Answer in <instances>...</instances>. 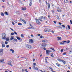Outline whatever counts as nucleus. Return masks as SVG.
Instances as JSON below:
<instances>
[{
  "mask_svg": "<svg viewBox=\"0 0 72 72\" xmlns=\"http://www.w3.org/2000/svg\"><path fill=\"white\" fill-rule=\"evenodd\" d=\"M51 57H54V56L53 55V54H51Z\"/></svg>",
  "mask_w": 72,
  "mask_h": 72,
  "instance_id": "nucleus-47",
  "label": "nucleus"
},
{
  "mask_svg": "<svg viewBox=\"0 0 72 72\" xmlns=\"http://www.w3.org/2000/svg\"><path fill=\"white\" fill-rule=\"evenodd\" d=\"M14 41H15L17 42V40L16 39H14Z\"/></svg>",
  "mask_w": 72,
  "mask_h": 72,
  "instance_id": "nucleus-33",
  "label": "nucleus"
},
{
  "mask_svg": "<svg viewBox=\"0 0 72 72\" xmlns=\"http://www.w3.org/2000/svg\"><path fill=\"white\" fill-rule=\"evenodd\" d=\"M58 23L60 25H61L62 24V23L60 22H58Z\"/></svg>",
  "mask_w": 72,
  "mask_h": 72,
  "instance_id": "nucleus-62",
  "label": "nucleus"
},
{
  "mask_svg": "<svg viewBox=\"0 0 72 72\" xmlns=\"http://www.w3.org/2000/svg\"><path fill=\"white\" fill-rule=\"evenodd\" d=\"M46 46V45L45 44L43 43L41 46V48H42V47H45Z\"/></svg>",
  "mask_w": 72,
  "mask_h": 72,
  "instance_id": "nucleus-8",
  "label": "nucleus"
},
{
  "mask_svg": "<svg viewBox=\"0 0 72 72\" xmlns=\"http://www.w3.org/2000/svg\"><path fill=\"white\" fill-rule=\"evenodd\" d=\"M57 40L58 41H59V40H61L62 38L60 37H57Z\"/></svg>",
  "mask_w": 72,
  "mask_h": 72,
  "instance_id": "nucleus-10",
  "label": "nucleus"
},
{
  "mask_svg": "<svg viewBox=\"0 0 72 72\" xmlns=\"http://www.w3.org/2000/svg\"><path fill=\"white\" fill-rule=\"evenodd\" d=\"M1 15H2V16H3V17L4 16V13H1Z\"/></svg>",
  "mask_w": 72,
  "mask_h": 72,
  "instance_id": "nucleus-34",
  "label": "nucleus"
},
{
  "mask_svg": "<svg viewBox=\"0 0 72 72\" xmlns=\"http://www.w3.org/2000/svg\"><path fill=\"white\" fill-rule=\"evenodd\" d=\"M68 27L69 30H70V29H71V28H70V26H69V25H68Z\"/></svg>",
  "mask_w": 72,
  "mask_h": 72,
  "instance_id": "nucleus-39",
  "label": "nucleus"
},
{
  "mask_svg": "<svg viewBox=\"0 0 72 72\" xmlns=\"http://www.w3.org/2000/svg\"><path fill=\"white\" fill-rule=\"evenodd\" d=\"M51 51H49L48 50H46V54H49L50 53H51Z\"/></svg>",
  "mask_w": 72,
  "mask_h": 72,
  "instance_id": "nucleus-6",
  "label": "nucleus"
},
{
  "mask_svg": "<svg viewBox=\"0 0 72 72\" xmlns=\"http://www.w3.org/2000/svg\"><path fill=\"white\" fill-rule=\"evenodd\" d=\"M62 62H63L64 64H66V62H65V61H64V60H62Z\"/></svg>",
  "mask_w": 72,
  "mask_h": 72,
  "instance_id": "nucleus-26",
  "label": "nucleus"
},
{
  "mask_svg": "<svg viewBox=\"0 0 72 72\" xmlns=\"http://www.w3.org/2000/svg\"><path fill=\"white\" fill-rule=\"evenodd\" d=\"M1 44L2 45L3 48H4V47H5V44H4V42H3V41H2L1 42Z\"/></svg>",
  "mask_w": 72,
  "mask_h": 72,
  "instance_id": "nucleus-7",
  "label": "nucleus"
},
{
  "mask_svg": "<svg viewBox=\"0 0 72 72\" xmlns=\"http://www.w3.org/2000/svg\"><path fill=\"white\" fill-rule=\"evenodd\" d=\"M57 19H60V18H59V16H58V15L57 17Z\"/></svg>",
  "mask_w": 72,
  "mask_h": 72,
  "instance_id": "nucleus-49",
  "label": "nucleus"
},
{
  "mask_svg": "<svg viewBox=\"0 0 72 72\" xmlns=\"http://www.w3.org/2000/svg\"><path fill=\"white\" fill-rule=\"evenodd\" d=\"M6 40L7 41H9V37H7L6 38Z\"/></svg>",
  "mask_w": 72,
  "mask_h": 72,
  "instance_id": "nucleus-19",
  "label": "nucleus"
},
{
  "mask_svg": "<svg viewBox=\"0 0 72 72\" xmlns=\"http://www.w3.org/2000/svg\"><path fill=\"white\" fill-rule=\"evenodd\" d=\"M2 39H4V40L6 39V34H5V33H2Z\"/></svg>",
  "mask_w": 72,
  "mask_h": 72,
  "instance_id": "nucleus-1",
  "label": "nucleus"
},
{
  "mask_svg": "<svg viewBox=\"0 0 72 72\" xmlns=\"http://www.w3.org/2000/svg\"><path fill=\"white\" fill-rule=\"evenodd\" d=\"M44 31L45 32H50V29H45L44 30Z\"/></svg>",
  "mask_w": 72,
  "mask_h": 72,
  "instance_id": "nucleus-5",
  "label": "nucleus"
},
{
  "mask_svg": "<svg viewBox=\"0 0 72 72\" xmlns=\"http://www.w3.org/2000/svg\"><path fill=\"white\" fill-rule=\"evenodd\" d=\"M37 35L38 36H40V34H37Z\"/></svg>",
  "mask_w": 72,
  "mask_h": 72,
  "instance_id": "nucleus-57",
  "label": "nucleus"
},
{
  "mask_svg": "<svg viewBox=\"0 0 72 72\" xmlns=\"http://www.w3.org/2000/svg\"><path fill=\"white\" fill-rule=\"evenodd\" d=\"M49 68H50V69L51 70V71H52L53 70V68H51V67H49Z\"/></svg>",
  "mask_w": 72,
  "mask_h": 72,
  "instance_id": "nucleus-37",
  "label": "nucleus"
},
{
  "mask_svg": "<svg viewBox=\"0 0 72 72\" xmlns=\"http://www.w3.org/2000/svg\"><path fill=\"white\" fill-rule=\"evenodd\" d=\"M26 9V8H22V10H25Z\"/></svg>",
  "mask_w": 72,
  "mask_h": 72,
  "instance_id": "nucleus-25",
  "label": "nucleus"
},
{
  "mask_svg": "<svg viewBox=\"0 0 72 72\" xmlns=\"http://www.w3.org/2000/svg\"><path fill=\"white\" fill-rule=\"evenodd\" d=\"M18 25H22V24L21 23H19L18 24Z\"/></svg>",
  "mask_w": 72,
  "mask_h": 72,
  "instance_id": "nucleus-44",
  "label": "nucleus"
},
{
  "mask_svg": "<svg viewBox=\"0 0 72 72\" xmlns=\"http://www.w3.org/2000/svg\"><path fill=\"white\" fill-rule=\"evenodd\" d=\"M33 64L34 66H36V64L35 63H34Z\"/></svg>",
  "mask_w": 72,
  "mask_h": 72,
  "instance_id": "nucleus-61",
  "label": "nucleus"
},
{
  "mask_svg": "<svg viewBox=\"0 0 72 72\" xmlns=\"http://www.w3.org/2000/svg\"><path fill=\"white\" fill-rule=\"evenodd\" d=\"M42 18H43V17L42 16L39 18V20H41V19H42Z\"/></svg>",
  "mask_w": 72,
  "mask_h": 72,
  "instance_id": "nucleus-24",
  "label": "nucleus"
},
{
  "mask_svg": "<svg viewBox=\"0 0 72 72\" xmlns=\"http://www.w3.org/2000/svg\"><path fill=\"white\" fill-rule=\"evenodd\" d=\"M12 23L13 25H14V24H15V23H14L13 21L12 22Z\"/></svg>",
  "mask_w": 72,
  "mask_h": 72,
  "instance_id": "nucleus-50",
  "label": "nucleus"
},
{
  "mask_svg": "<svg viewBox=\"0 0 72 72\" xmlns=\"http://www.w3.org/2000/svg\"><path fill=\"white\" fill-rule=\"evenodd\" d=\"M11 35L12 36L14 35V33H11Z\"/></svg>",
  "mask_w": 72,
  "mask_h": 72,
  "instance_id": "nucleus-45",
  "label": "nucleus"
},
{
  "mask_svg": "<svg viewBox=\"0 0 72 72\" xmlns=\"http://www.w3.org/2000/svg\"><path fill=\"white\" fill-rule=\"evenodd\" d=\"M64 50L63 49H62L61 50V52H63Z\"/></svg>",
  "mask_w": 72,
  "mask_h": 72,
  "instance_id": "nucleus-56",
  "label": "nucleus"
},
{
  "mask_svg": "<svg viewBox=\"0 0 72 72\" xmlns=\"http://www.w3.org/2000/svg\"><path fill=\"white\" fill-rule=\"evenodd\" d=\"M70 22L71 23V24H72V20H70Z\"/></svg>",
  "mask_w": 72,
  "mask_h": 72,
  "instance_id": "nucleus-52",
  "label": "nucleus"
},
{
  "mask_svg": "<svg viewBox=\"0 0 72 72\" xmlns=\"http://www.w3.org/2000/svg\"><path fill=\"white\" fill-rule=\"evenodd\" d=\"M30 43H33V40L32 39H30L29 40Z\"/></svg>",
  "mask_w": 72,
  "mask_h": 72,
  "instance_id": "nucleus-14",
  "label": "nucleus"
},
{
  "mask_svg": "<svg viewBox=\"0 0 72 72\" xmlns=\"http://www.w3.org/2000/svg\"><path fill=\"white\" fill-rule=\"evenodd\" d=\"M57 11L58 12H61L62 10H61V9L60 8H58V10H57Z\"/></svg>",
  "mask_w": 72,
  "mask_h": 72,
  "instance_id": "nucleus-18",
  "label": "nucleus"
},
{
  "mask_svg": "<svg viewBox=\"0 0 72 72\" xmlns=\"http://www.w3.org/2000/svg\"><path fill=\"white\" fill-rule=\"evenodd\" d=\"M57 60L59 62H62V60H63L60 59L59 58L57 59Z\"/></svg>",
  "mask_w": 72,
  "mask_h": 72,
  "instance_id": "nucleus-28",
  "label": "nucleus"
},
{
  "mask_svg": "<svg viewBox=\"0 0 72 72\" xmlns=\"http://www.w3.org/2000/svg\"><path fill=\"white\" fill-rule=\"evenodd\" d=\"M21 36L23 38L24 37V36H23V34H21Z\"/></svg>",
  "mask_w": 72,
  "mask_h": 72,
  "instance_id": "nucleus-38",
  "label": "nucleus"
},
{
  "mask_svg": "<svg viewBox=\"0 0 72 72\" xmlns=\"http://www.w3.org/2000/svg\"><path fill=\"white\" fill-rule=\"evenodd\" d=\"M66 42V44H69V42H70V41L69 40H68L67 42Z\"/></svg>",
  "mask_w": 72,
  "mask_h": 72,
  "instance_id": "nucleus-36",
  "label": "nucleus"
},
{
  "mask_svg": "<svg viewBox=\"0 0 72 72\" xmlns=\"http://www.w3.org/2000/svg\"><path fill=\"white\" fill-rule=\"evenodd\" d=\"M56 65H57L58 67H60V64H58V63H56Z\"/></svg>",
  "mask_w": 72,
  "mask_h": 72,
  "instance_id": "nucleus-29",
  "label": "nucleus"
},
{
  "mask_svg": "<svg viewBox=\"0 0 72 72\" xmlns=\"http://www.w3.org/2000/svg\"><path fill=\"white\" fill-rule=\"evenodd\" d=\"M5 14L7 15H8V13H7V12H5L4 13Z\"/></svg>",
  "mask_w": 72,
  "mask_h": 72,
  "instance_id": "nucleus-30",
  "label": "nucleus"
},
{
  "mask_svg": "<svg viewBox=\"0 0 72 72\" xmlns=\"http://www.w3.org/2000/svg\"><path fill=\"white\" fill-rule=\"evenodd\" d=\"M12 62V61H10L9 62V63H7V64H8V65H9L11 66H13V65H12L11 64Z\"/></svg>",
  "mask_w": 72,
  "mask_h": 72,
  "instance_id": "nucleus-4",
  "label": "nucleus"
},
{
  "mask_svg": "<svg viewBox=\"0 0 72 72\" xmlns=\"http://www.w3.org/2000/svg\"><path fill=\"white\" fill-rule=\"evenodd\" d=\"M35 59L33 58V62H35Z\"/></svg>",
  "mask_w": 72,
  "mask_h": 72,
  "instance_id": "nucleus-59",
  "label": "nucleus"
},
{
  "mask_svg": "<svg viewBox=\"0 0 72 72\" xmlns=\"http://www.w3.org/2000/svg\"><path fill=\"white\" fill-rule=\"evenodd\" d=\"M66 42H67L66 41H63L62 42H60V43L61 45H64V43Z\"/></svg>",
  "mask_w": 72,
  "mask_h": 72,
  "instance_id": "nucleus-9",
  "label": "nucleus"
},
{
  "mask_svg": "<svg viewBox=\"0 0 72 72\" xmlns=\"http://www.w3.org/2000/svg\"><path fill=\"white\" fill-rule=\"evenodd\" d=\"M62 27H63V28H65V26H64V25H62Z\"/></svg>",
  "mask_w": 72,
  "mask_h": 72,
  "instance_id": "nucleus-42",
  "label": "nucleus"
},
{
  "mask_svg": "<svg viewBox=\"0 0 72 72\" xmlns=\"http://www.w3.org/2000/svg\"><path fill=\"white\" fill-rule=\"evenodd\" d=\"M42 41L43 42H48V40L46 39H45L42 40Z\"/></svg>",
  "mask_w": 72,
  "mask_h": 72,
  "instance_id": "nucleus-11",
  "label": "nucleus"
},
{
  "mask_svg": "<svg viewBox=\"0 0 72 72\" xmlns=\"http://www.w3.org/2000/svg\"><path fill=\"white\" fill-rule=\"evenodd\" d=\"M35 69V70H38V68H35V69Z\"/></svg>",
  "mask_w": 72,
  "mask_h": 72,
  "instance_id": "nucleus-48",
  "label": "nucleus"
},
{
  "mask_svg": "<svg viewBox=\"0 0 72 72\" xmlns=\"http://www.w3.org/2000/svg\"><path fill=\"white\" fill-rule=\"evenodd\" d=\"M64 2L65 3H68V0H64Z\"/></svg>",
  "mask_w": 72,
  "mask_h": 72,
  "instance_id": "nucleus-21",
  "label": "nucleus"
},
{
  "mask_svg": "<svg viewBox=\"0 0 72 72\" xmlns=\"http://www.w3.org/2000/svg\"><path fill=\"white\" fill-rule=\"evenodd\" d=\"M5 44H6V45H7V44H8V42L7 41H5Z\"/></svg>",
  "mask_w": 72,
  "mask_h": 72,
  "instance_id": "nucleus-40",
  "label": "nucleus"
},
{
  "mask_svg": "<svg viewBox=\"0 0 72 72\" xmlns=\"http://www.w3.org/2000/svg\"><path fill=\"white\" fill-rule=\"evenodd\" d=\"M51 50L53 51V52H54V51H55V50H54V48H51Z\"/></svg>",
  "mask_w": 72,
  "mask_h": 72,
  "instance_id": "nucleus-23",
  "label": "nucleus"
},
{
  "mask_svg": "<svg viewBox=\"0 0 72 72\" xmlns=\"http://www.w3.org/2000/svg\"><path fill=\"white\" fill-rule=\"evenodd\" d=\"M14 39V36H12L11 38L10 39V40H13V39Z\"/></svg>",
  "mask_w": 72,
  "mask_h": 72,
  "instance_id": "nucleus-15",
  "label": "nucleus"
},
{
  "mask_svg": "<svg viewBox=\"0 0 72 72\" xmlns=\"http://www.w3.org/2000/svg\"><path fill=\"white\" fill-rule=\"evenodd\" d=\"M62 55H66V53L64 52L62 54Z\"/></svg>",
  "mask_w": 72,
  "mask_h": 72,
  "instance_id": "nucleus-46",
  "label": "nucleus"
},
{
  "mask_svg": "<svg viewBox=\"0 0 72 72\" xmlns=\"http://www.w3.org/2000/svg\"><path fill=\"white\" fill-rule=\"evenodd\" d=\"M14 33L15 35H17V32H14Z\"/></svg>",
  "mask_w": 72,
  "mask_h": 72,
  "instance_id": "nucleus-41",
  "label": "nucleus"
},
{
  "mask_svg": "<svg viewBox=\"0 0 72 72\" xmlns=\"http://www.w3.org/2000/svg\"><path fill=\"white\" fill-rule=\"evenodd\" d=\"M15 22L16 23H18V22L17 21H15Z\"/></svg>",
  "mask_w": 72,
  "mask_h": 72,
  "instance_id": "nucleus-58",
  "label": "nucleus"
},
{
  "mask_svg": "<svg viewBox=\"0 0 72 72\" xmlns=\"http://www.w3.org/2000/svg\"><path fill=\"white\" fill-rule=\"evenodd\" d=\"M35 20L36 21V22L37 24H41L39 20L37 19H35Z\"/></svg>",
  "mask_w": 72,
  "mask_h": 72,
  "instance_id": "nucleus-2",
  "label": "nucleus"
},
{
  "mask_svg": "<svg viewBox=\"0 0 72 72\" xmlns=\"http://www.w3.org/2000/svg\"><path fill=\"white\" fill-rule=\"evenodd\" d=\"M27 48L29 49H32V46L30 45L27 44L26 46Z\"/></svg>",
  "mask_w": 72,
  "mask_h": 72,
  "instance_id": "nucleus-3",
  "label": "nucleus"
},
{
  "mask_svg": "<svg viewBox=\"0 0 72 72\" xmlns=\"http://www.w3.org/2000/svg\"><path fill=\"white\" fill-rule=\"evenodd\" d=\"M17 40H22V39H21L19 37H17Z\"/></svg>",
  "mask_w": 72,
  "mask_h": 72,
  "instance_id": "nucleus-20",
  "label": "nucleus"
},
{
  "mask_svg": "<svg viewBox=\"0 0 72 72\" xmlns=\"http://www.w3.org/2000/svg\"><path fill=\"white\" fill-rule=\"evenodd\" d=\"M22 21L24 23V24H26V22L24 20V19L22 20Z\"/></svg>",
  "mask_w": 72,
  "mask_h": 72,
  "instance_id": "nucleus-22",
  "label": "nucleus"
},
{
  "mask_svg": "<svg viewBox=\"0 0 72 72\" xmlns=\"http://www.w3.org/2000/svg\"><path fill=\"white\" fill-rule=\"evenodd\" d=\"M45 60H46V61H45L46 63H48V62L47 61V59H46V58H45Z\"/></svg>",
  "mask_w": 72,
  "mask_h": 72,
  "instance_id": "nucleus-32",
  "label": "nucleus"
},
{
  "mask_svg": "<svg viewBox=\"0 0 72 72\" xmlns=\"http://www.w3.org/2000/svg\"><path fill=\"white\" fill-rule=\"evenodd\" d=\"M31 37H33V35H32V34H31Z\"/></svg>",
  "mask_w": 72,
  "mask_h": 72,
  "instance_id": "nucleus-51",
  "label": "nucleus"
},
{
  "mask_svg": "<svg viewBox=\"0 0 72 72\" xmlns=\"http://www.w3.org/2000/svg\"><path fill=\"white\" fill-rule=\"evenodd\" d=\"M40 39H42V36H40Z\"/></svg>",
  "mask_w": 72,
  "mask_h": 72,
  "instance_id": "nucleus-63",
  "label": "nucleus"
},
{
  "mask_svg": "<svg viewBox=\"0 0 72 72\" xmlns=\"http://www.w3.org/2000/svg\"><path fill=\"white\" fill-rule=\"evenodd\" d=\"M4 59H2L0 60V62H2V63H4L5 62H4Z\"/></svg>",
  "mask_w": 72,
  "mask_h": 72,
  "instance_id": "nucleus-13",
  "label": "nucleus"
},
{
  "mask_svg": "<svg viewBox=\"0 0 72 72\" xmlns=\"http://www.w3.org/2000/svg\"><path fill=\"white\" fill-rule=\"evenodd\" d=\"M10 29H11V30H12V31H14V30H13V29L11 28H10Z\"/></svg>",
  "mask_w": 72,
  "mask_h": 72,
  "instance_id": "nucleus-60",
  "label": "nucleus"
},
{
  "mask_svg": "<svg viewBox=\"0 0 72 72\" xmlns=\"http://www.w3.org/2000/svg\"><path fill=\"white\" fill-rule=\"evenodd\" d=\"M10 51H12V53H14V50L12 49H11L10 50Z\"/></svg>",
  "mask_w": 72,
  "mask_h": 72,
  "instance_id": "nucleus-17",
  "label": "nucleus"
},
{
  "mask_svg": "<svg viewBox=\"0 0 72 72\" xmlns=\"http://www.w3.org/2000/svg\"><path fill=\"white\" fill-rule=\"evenodd\" d=\"M53 22H54V23H55V24H56V23H57L56 21H54Z\"/></svg>",
  "mask_w": 72,
  "mask_h": 72,
  "instance_id": "nucleus-54",
  "label": "nucleus"
},
{
  "mask_svg": "<svg viewBox=\"0 0 72 72\" xmlns=\"http://www.w3.org/2000/svg\"><path fill=\"white\" fill-rule=\"evenodd\" d=\"M35 66H33V69H35Z\"/></svg>",
  "mask_w": 72,
  "mask_h": 72,
  "instance_id": "nucleus-43",
  "label": "nucleus"
},
{
  "mask_svg": "<svg viewBox=\"0 0 72 72\" xmlns=\"http://www.w3.org/2000/svg\"><path fill=\"white\" fill-rule=\"evenodd\" d=\"M25 71H26V72H28V71H27V69H26L25 70Z\"/></svg>",
  "mask_w": 72,
  "mask_h": 72,
  "instance_id": "nucleus-53",
  "label": "nucleus"
},
{
  "mask_svg": "<svg viewBox=\"0 0 72 72\" xmlns=\"http://www.w3.org/2000/svg\"><path fill=\"white\" fill-rule=\"evenodd\" d=\"M30 25L32 28V29H34V28H33V26H32V25L31 24H30Z\"/></svg>",
  "mask_w": 72,
  "mask_h": 72,
  "instance_id": "nucleus-35",
  "label": "nucleus"
},
{
  "mask_svg": "<svg viewBox=\"0 0 72 72\" xmlns=\"http://www.w3.org/2000/svg\"><path fill=\"white\" fill-rule=\"evenodd\" d=\"M40 71H41V72H45V71L43 72V71H42V70H40Z\"/></svg>",
  "mask_w": 72,
  "mask_h": 72,
  "instance_id": "nucleus-64",
  "label": "nucleus"
},
{
  "mask_svg": "<svg viewBox=\"0 0 72 72\" xmlns=\"http://www.w3.org/2000/svg\"><path fill=\"white\" fill-rule=\"evenodd\" d=\"M3 52V49H1L0 50V52Z\"/></svg>",
  "mask_w": 72,
  "mask_h": 72,
  "instance_id": "nucleus-31",
  "label": "nucleus"
},
{
  "mask_svg": "<svg viewBox=\"0 0 72 72\" xmlns=\"http://www.w3.org/2000/svg\"><path fill=\"white\" fill-rule=\"evenodd\" d=\"M3 55V52H0V55H1V56H2Z\"/></svg>",
  "mask_w": 72,
  "mask_h": 72,
  "instance_id": "nucleus-27",
  "label": "nucleus"
},
{
  "mask_svg": "<svg viewBox=\"0 0 72 72\" xmlns=\"http://www.w3.org/2000/svg\"><path fill=\"white\" fill-rule=\"evenodd\" d=\"M50 4H49V3H48V10H49V9H50Z\"/></svg>",
  "mask_w": 72,
  "mask_h": 72,
  "instance_id": "nucleus-16",
  "label": "nucleus"
},
{
  "mask_svg": "<svg viewBox=\"0 0 72 72\" xmlns=\"http://www.w3.org/2000/svg\"><path fill=\"white\" fill-rule=\"evenodd\" d=\"M6 48H9V45H7L6 46Z\"/></svg>",
  "mask_w": 72,
  "mask_h": 72,
  "instance_id": "nucleus-55",
  "label": "nucleus"
},
{
  "mask_svg": "<svg viewBox=\"0 0 72 72\" xmlns=\"http://www.w3.org/2000/svg\"><path fill=\"white\" fill-rule=\"evenodd\" d=\"M30 3L29 4L30 6H31L32 5V0H30Z\"/></svg>",
  "mask_w": 72,
  "mask_h": 72,
  "instance_id": "nucleus-12",
  "label": "nucleus"
}]
</instances>
